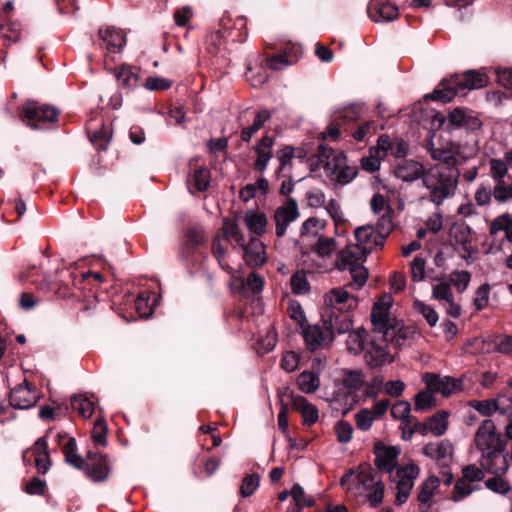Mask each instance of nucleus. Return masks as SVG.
I'll list each match as a JSON object with an SVG mask.
<instances>
[{
    "label": "nucleus",
    "instance_id": "423d86ee",
    "mask_svg": "<svg viewBox=\"0 0 512 512\" xmlns=\"http://www.w3.org/2000/svg\"><path fill=\"white\" fill-rule=\"evenodd\" d=\"M59 114L54 106L28 100L22 105L20 117L27 126L38 129L43 124L55 122Z\"/></svg>",
    "mask_w": 512,
    "mask_h": 512
},
{
    "label": "nucleus",
    "instance_id": "a19ab883",
    "mask_svg": "<svg viewBox=\"0 0 512 512\" xmlns=\"http://www.w3.org/2000/svg\"><path fill=\"white\" fill-rule=\"evenodd\" d=\"M376 235L375 229L372 225H363L355 229L354 236L356 239V242L360 244L361 246H370L371 252L374 249H378L379 247H376L374 245V236Z\"/></svg>",
    "mask_w": 512,
    "mask_h": 512
},
{
    "label": "nucleus",
    "instance_id": "3c124183",
    "mask_svg": "<svg viewBox=\"0 0 512 512\" xmlns=\"http://www.w3.org/2000/svg\"><path fill=\"white\" fill-rule=\"evenodd\" d=\"M413 308L417 313L424 317L429 326L434 327L437 324L439 317L438 313L433 307L425 304L420 300H415L413 303Z\"/></svg>",
    "mask_w": 512,
    "mask_h": 512
},
{
    "label": "nucleus",
    "instance_id": "1a4fd4ad",
    "mask_svg": "<svg viewBox=\"0 0 512 512\" xmlns=\"http://www.w3.org/2000/svg\"><path fill=\"white\" fill-rule=\"evenodd\" d=\"M422 381L426 384L428 389L445 397L463 389V380L461 378L457 379L451 376L425 373L422 376Z\"/></svg>",
    "mask_w": 512,
    "mask_h": 512
},
{
    "label": "nucleus",
    "instance_id": "e433bc0d",
    "mask_svg": "<svg viewBox=\"0 0 512 512\" xmlns=\"http://www.w3.org/2000/svg\"><path fill=\"white\" fill-rule=\"evenodd\" d=\"M63 454L65 461L76 469H83L85 461L77 453V444L75 438H69L66 444L63 446Z\"/></svg>",
    "mask_w": 512,
    "mask_h": 512
},
{
    "label": "nucleus",
    "instance_id": "58836bf2",
    "mask_svg": "<svg viewBox=\"0 0 512 512\" xmlns=\"http://www.w3.org/2000/svg\"><path fill=\"white\" fill-rule=\"evenodd\" d=\"M365 338L366 331L364 329H357L353 331H349V335L346 340L347 349L352 354H359L361 351L365 350Z\"/></svg>",
    "mask_w": 512,
    "mask_h": 512
},
{
    "label": "nucleus",
    "instance_id": "4468645a",
    "mask_svg": "<svg viewBox=\"0 0 512 512\" xmlns=\"http://www.w3.org/2000/svg\"><path fill=\"white\" fill-rule=\"evenodd\" d=\"M510 456L505 453V443L481 454V467L492 474H504L509 468Z\"/></svg>",
    "mask_w": 512,
    "mask_h": 512
},
{
    "label": "nucleus",
    "instance_id": "412c9836",
    "mask_svg": "<svg viewBox=\"0 0 512 512\" xmlns=\"http://www.w3.org/2000/svg\"><path fill=\"white\" fill-rule=\"evenodd\" d=\"M367 14L374 22L393 21L399 16V10L396 5L388 0H377L370 3L367 7Z\"/></svg>",
    "mask_w": 512,
    "mask_h": 512
},
{
    "label": "nucleus",
    "instance_id": "5fc2aeb1",
    "mask_svg": "<svg viewBox=\"0 0 512 512\" xmlns=\"http://www.w3.org/2000/svg\"><path fill=\"white\" fill-rule=\"evenodd\" d=\"M259 482L258 474L246 475L240 485V495L244 498L251 496L259 487Z\"/></svg>",
    "mask_w": 512,
    "mask_h": 512
},
{
    "label": "nucleus",
    "instance_id": "5701e85b",
    "mask_svg": "<svg viewBox=\"0 0 512 512\" xmlns=\"http://www.w3.org/2000/svg\"><path fill=\"white\" fill-rule=\"evenodd\" d=\"M453 447L448 440H442L438 444L429 443L424 446L423 453L435 459L440 468H446L452 458Z\"/></svg>",
    "mask_w": 512,
    "mask_h": 512
},
{
    "label": "nucleus",
    "instance_id": "f257e3e1",
    "mask_svg": "<svg viewBox=\"0 0 512 512\" xmlns=\"http://www.w3.org/2000/svg\"><path fill=\"white\" fill-rule=\"evenodd\" d=\"M392 305V296L384 294L374 303L371 310V323L375 335L366 343L364 358L372 368H380L394 361L388 343L401 346L406 340L403 325L391 318Z\"/></svg>",
    "mask_w": 512,
    "mask_h": 512
},
{
    "label": "nucleus",
    "instance_id": "052dcab7",
    "mask_svg": "<svg viewBox=\"0 0 512 512\" xmlns=\"http://www.w3.org/2000/svg\"><path fill=\"white\" fill-rule=\"evenodd\" d=\"M375 420V416L370 409L363 408L355 414V422L358 429L368 431Z\"/></svg>",
    "mask_w": 512,
    "mask_h": 512
},
{
    "label": "nucleus",
    "instance_id": "603ef678",
    "mask_svg": "<svg viewBox=\"0 0 512 512\" xmlns=\"http://www.w3.org/2000/svg\"><path fill=\"white\" fill-rule=\"evenodd\" d=\"M291 289L294 294H305L310 290V284L303 270L296 271L290 279Z\"/></svg>",
    "mask_w": 512,
    "mask_h": 512
},
{
    "label": "nucleus",
    "instance_id": "2eb2a0df",
    "mask_svg": "<svg viewBox=\"0 0 512 512\" xmlns=\"http://www.w3.org/2000/svg\"><path fill=\"white\" fill-rule=\"evenodd\" d=\"M302 335L306 348L311 352L326 348L333 342L332 332L323 328V324L307 325L303 328Z\"/></svg>",
    "mask_w": 512,
    "mask_h": 512
},
{
    "label": "nucleus",
    "instance_id": "774afa93",
    "mask_svg": "<svg viewBox=\"0 0 512 512\" xmlns=\"http://www.w3.org/2000/svg\"><path fill=\"white\" fill-rule=\"evenodd\" d=\"M495 400L498 412L503 415L512 413V390H505Z\"/></svg>",
    "mask_w": 512,
    "mask_h": 512
},
{
    "label": "nucleus",
    "instance_id": "b1692460",
    "mask_svg": "<svg viewBox=\"0 0 512 512\" xmlns=\"http://www.w3.org/2000/svg\"><path fill=\"white\" fill-rule=\"evenodd\" d=\"M274 139L271 136L264 135L260 141L254 146L253 150L257 155L254 162V170L263 173L273 157Z\"/></svg>",
    "mask_w": 512,
    "mask_h": 512
},
{
    "label": "nucleus",
    "instance_id": "ddd939ff",
    "mask_svg": "<svg viewBox=\"0 0 512 512\" xmlns=\"http://www.w3.org/2000/svg\"><path fill=\"white\" fill-rule=\"evenodd\" d=\"M300 216L297 201L288 198L285 204L274 211L275 233L277 237H283L289 225Z\"/></svg>",
    "mask_w": 512,
    "mask_h": 512
},
{
    "label": "nucleus",
    "instance_id": "864d4df0",
    "mask_svg": "<svg viewBox=\"0 0 512 512\" xmlns=\"http://www.w3.org/2000/svg\"><path fill=\"white\" fill-rule=\"evenodd\" d=\"M291 496L298 509H302L303 507H311L314 504L313 498L307 496L304 492V489L298 483H295L292 486Z\"/></svg>",
    "mask_w": 512,
    "mask_h": 512
},
{
    "label": "nucleus",
    "instance_id": "f704fd0d",
    "mask_svg": "<svg viewBox=\"0 0 512 512\" xmlns=\"http://www.w3.org/2000/svg\"><path fill=\"white\" fill-rule=\"evenodd\" d=\"M87 130L89 132L90 141L96 149L100 151L107 150L111 140L109 128L102 123L100 128L94 129L92 132H90V125L87 127Z\"/></svg>",
    "mask_w": 512,
    "mask_h": 512
},
{
    "label": "nucleus",
    "instance_id": "2f4dec72",
    "mask_svg": "<svg viewBox=\"0 0 512 512\" xmlns=\"http://www.w3.org/2000/svg\"><path fill=\"white\" fill-rule=\"evenodd\" d=\"M392 213L393 211L389 207L387 212L377 221V231H375L376 235L374 236V245L376 247H383L386 237L393 230Z\"/></svg>",
    "mask_w": 512,
    "mask_h": 512
},
{
    "label": "nucleus",
    "instance_id": "cd10ccee",
    "mask_svg": "<svg viewBox=\"0 0 512 512\" xmlns=\"http://www.w3.org/2000/svg\"><path fill=\"white\" fill-rule=\"evenodd\" d=\"M489 166L490 176L495 182L494 194L499 197H504V184H506L504 178L508 174V163L505 159L492 158L489 160Z\"/></svg>",
    "mask_w": 512,
    "mask_h": 512
},
{
    "label": "nucleus",
    "instance_id": "09e8293b",
    "mask_svg": "<svg viewBox=\"0 0 512 512\" xmlns=\"http://www.w3.org/2000/svg\"><path fill=\"white\" fill-rule=\"evenodd\" d=\"M343 385L350 393L359 392L364 385L363 374L356 370L346 372L343 378Z\"/></svg>",
    "mask_w": 512,
    "mask_h": 512
},
{
    "label": "nucleus",
    "instance_id": "f3484780",
    "mask_svg": "<svg viewBox=\"0 0 512 512\" xmlns=\"http://www.w3.org/2000/svg\"><path fill=\"white\" fill-rule=\"evenodd\" d=\"M400 450L396 446H386L381 442L374 445V463L379 471L389 472L390 474L397 465V458Z\"/></svg>",
    "mask_w": 512,
    "mask_h": 512
},
{
    "label": "nucleus",
    "instance_id": "79ce46f5",
    "mask_svg": "<svg viewBox=\"0 0 512 512\" xmlns=\"http://www.w3.org/2000/svg\"><path fill=\"white\" fill-rule=\"evenodd\" d=\"M294 147L285 146L284 148L277 151L276 157L279 161V167L275 171V174L279 177L281 174L290 172L292 159L294 158Z\"/></svg>",
    "mask_w": 512,
    "mask_h": 512
},
{
    "label": "nucleus",
    "instance_id": "a878e982",
    "mask_svg": "<svg viewBox=\"0 0 512 512\" xmlns=\"http://www.w3.org/2000/svg\"><path fill=\"white\" fill-rule=\"evenodd\" d=\"M244 250V259L252 267L262 266L266 262L265 245L255 237H252L246 244L240 246Z\"/></svg>",
    "mask_w": 512,
    "mask_h": 512
},
{
    "label": "nucleus",
    "instance_id": "c9c22d12",
    "mask_svg": "<svg viewBox=\"0 0 512 512\" xmlns=\"http://www.w3.org/2000/svg\"><path fill=\"white\" fill-rule=\"evenodd\" d=\"M71 407L83 418L88 419L94 413L95 403L86 395H75L71 399Z\"/></svg>",
    "mask_w": 512,
    "mask_h": 512
},
{
    "label": "nucleus",
    "instance_id": "37998d69",
    "mask_svg": "<svg viewBox=\"0 0 512 512\" xmlns=\"http://www.w3.org/2000/svg\"><path fill=\"white\" fill-rule=\"evenodd\" d=\"M115 77L123 88H133L138 81V75L129 66L122 65L115 70Z\"/></svg>",
    "mask_w": 512,
    "mask_h": 512
},
{
    "label": "nucleus",
    "instance_id": "aec40b11",
    "mask_svg": "<svg viewBox=\"0 0 512 512\" xmlns=\"http://www.w3.org/2000/svg\"><path fill=\"white\" fill-rule=\"evenodd\" d=\"M427 170L418 161L412 159L401 160L394 168V175L408 183H412L418 179H424Z\"/></svg>",
    "mask_w": 512,
    "mask_h": 512
},
{
    "label": "nucleus",
    "instance_id": "473e14b6",
    "mask_svg": "<svg viewBox=\"0 0 512 512\" xmlns=\"http://www.w3.org/2000/svg\"><path fill=\"white\" fill-rule=\"evenodd\" d=\"M297 386L303 393H314L320 386L319 373L310 370L303 371L298 376Z\"/></svg>",
    "mask_w": 512,
    "mask_h": 512
},
{
    "label": "nucleus",
    "instance_id": "f8f14e48",
    "mask_svg": "<svg viewBox=\"0 0 512 512\" xmlns=\"http://www.w3.org/2000/svg\"><path fill=\"white\" fill-rule=\"evenodd\" d=\"M323 328L331 331L333 338L335 334H344L352 329L353 321L350 313L338 312L334 309H323L321 313Z\"/></svg>",
    "mask_w": 512,
    "mask_h": 512
},
{
    "label": "nucleus",
    "instance_id": "4c0bfd02",
    "mask_svg": "<svg viewBox=\"0 0 512 512\" xmlns=\"http://www.w3.org/2000/svg\"><path fill=\"white\" fill-rule=\"evenodd\" d=\"M479 488V484H473L462 478H459L453 487L450 499L453 502H460Z\"/></svg>",
    "mask_w": 512,
    "mask_h": 512
},
{
    "label": "nucleus",
    "instance_id": "20e7f679",
    "mask_svg": "<svg viewBox=\"0 0 512 512\" xmlns=\"http://www.w3.org/2000/svg\"><path fill=\"white\" fill-rule=\"evenodd\" d=\"M316 164L321 166L326 176L334 184L347 185L358 174L356 165H349L343 152L334 154V150L324 143H320L316 153Z\"/></svg>",
    "mask_w": 512,
    "mask_h": 512
},
{
    "label": "nucleus",
    "instance_id": "c756f323",
    "mask_svg": "<svg viewBox=\"0 0 512 512\" xmlns=\"http://www.w3.org/2000/svg\"><path fill=\"white\" fill-rule=\"evenodd\" d=\"M244 223L251 233L262 236L266 232L268 221L265 213L248 210L244 216Z\"/></svg>",
    "mask_w": 512,
    "mask_h": 512
},
{
    "label": "nucleus",
    "instance_id": "c85d7f7f",
    "mask_svg": "<svg viewBox=\"0 0 512 512\" xmlns=\"http://www.w3.org/2000/svg\"><path fill=\"white\" fill-rule=\"evenodd\" d=\"M301 56V47L292 45L286 48L283 54H276L267 59V65L273 70H281L284 67L296 63Z\"/></svg>",
    "mask_w": 512,
    "mask_h": 512
},
{
    "label": "nucleus",
    "instance_id": "a211bd4d",
    "mask_svg": "<svg viewBox=\"0 0 512 512\" xmlns=\"http://www.w3.org/2000/svg\"><path fill=\"white\" fill-rule=\"evenodd\" d=\"M370 253V246H361L358 243L347 246L340 252L335 266L339 271L347 270L350 265L360 264V261H365Z\"/></svg>",
    "mask_w": 512,
    "mask_h": 512
},
{
    "label": "nucleus",
    "instance_id": "39448f33",
    "mask_svg": "<svg viewBox=\"0 0 512 512\" xmlns=\"http://www.w3.org/2000/svg\"><path fill=\"white\" fill-rule=\"evenodd\" d=\"M460 172L454 170H442L438 167H430L422 181L429 191L428 199L436 206H440L446 199L454 197L458 187Z\"/></svg>",
    "mask_w": 512,
    "mask_h": 512
},
{
    "label": "nucleus",
    "instance_id": "8fccbe9b",
    "mask_svg": "<svg viewBox=\"0 0 512 512\" xmlns=\"http://www.w3.org/2000/svg\"><path fill=\"white\" fill-rule=\"evenodd\" d=\"M447 426L448 413L446 411L437 412L429 419V428L436 436L443 435L447 430Z\"/></svg>",
    "mask_w": 512,
    "mask_h": 512
},
{
    "label": "nucleus",
    "instance_id": "f03ea898",
    "mask_svg": "<svg viewBox=\"0 0 512 512\" xmlns=\"http://www.w3.org/2000/svg\"><path fill=\"white\" fill-rule=\"evenodd\" d=\"M347 494L358 504L369 503L372 508H376L384 498L382 478L369 464H360L348 485Z\"/></svg>",
    "mask_w": 512,
    "mask_h": 512
},
{
    "label": "nucleus",
    "instance_id": "6e6d98bb",
    "mask_svg": "<svg viewBox=\"0 0 512 512\" xmlns=\"http://www.w3.org/2000/svg\"><path fill=\"white\" fill-rule=\"evenodd\" d=\"M108 427L104 419L98 418L92 429V439L97 445L105 446L107 444Z\"/></svg>",
    "mask_w": 512,
    "mask_h": 512
},
{
    "label": "nucleus",
    "instance_id": "dca6fc26",
    "mask_svg": "<svg viewBox=\"0 0 512 512\" xmlns=\"http://www.w3.org/2000/svg\"><path fill=\"white\" fill-rule=\"evenodd\" d=\"M39 400L37 391L33 390L27 380L13 388L9 395L10 405L16 409H29Z\"/></svg>",
    "mask_w": 512,
    "mask_h": 512
},
{
    "label": "nucleus",
    "instance_id": "9b49d317",
    "mask_svg": "<svg viewBox=\"0 0 512 512\" xmlns=\"http://www.w3.org/2000/svg\"><path fill=\"white\" fill-rule=\"evenodd\" d=\"M475 445L482 453L500 447L505 441L496 433V426L490 419L484 420L475 433Z\"/></svg>",
    "mask_w": 512,
    "mask_h": 512
},
{
    "label": "nucleus",
    "instance_id": "ea45409f",
    "mask_svg": "<svg viewBox=\"0 0 512 512\" xmlns=\"http://www.w3.org/2000/svg\"><path fill=\"white\" fill-rule=\"evenodd\" d=\"M411 407L408 401L400 400L392 405L390 414L394 419L401 420L402 424H412L415 417L410 415Z\"/></svg>",
    "mask_w": 512,
    "mask_h": 512
},
{
    "label": "nucleus",
    "instance_id": "69168bd1",
    "mask_svg": "<svg viewBox=\"0 0 512 512\" xmlns=\"http://www.w3.org/2000/svg\"><path fill=\"white\" fill-rule=\"evenodd\" d=\"M492 197L494 198V187L491 188L488 184H481L474 195L475 202L479 206L489 205Z\"/></svg>",
    "mask_w": 512,
    "mask_h": 512
},
{
    "label": "nucleus",
    "instance_id": "7ed1b4c3",
    "mask_svg": "<svg viewBox=\"0 0 512 512\" xmlns=\"http://www.w3.org/2000/svg\"><path fill=\"white\" fill-rule=\"evenodd\" d=\"M487 84L484 74L469 70L464 74H455L449 79L442 80L434 91L425 96L426 99L450 102L456 95H465L467 90L479 89Z\"/></svg>",
    "mask_w": 512,
    "mask_h": 512
},
{
    "label": "nucleus",
    "instance_id": "0eeeda50",
    "mask_svg": "<svg viewBox=\"0 0 512 512\" xmlns=\"http://www.w3.org/2000/svg\"><path fill=\"white\" fill-rule=\"evenodd\" d=\"M419 471L417 465L410 463L398 468L395 474H390L391 481L395 483L397 490L395 499L397 505H402L407 501Z\"/></svg>",
    "mask_w": 512,
    "mask_h": 512
},
{
    "label": "nucleus",
    "instance_id": "13d9d810",
    "mask_svg": "<svg viewBox=\"0 0 512 512\" xmlns=\"http://www.w3.org/2000/svg\"><path fill=\"white\" fill-rule=\"evenodd\" d=\"M347 269L350 271L353 283H349L346 287H352L355 284L357 288H361L368 278L367 269L361 264L350 265Z\"/></svg>",
    "mask_w": 512,
    "mask_h": 512
},
{
    "label": "nucleus",
    "instance_id": "49530a36",
    "mask_svg": "<svg viewBox=\"0 0 512 512\" xmlns=\"http://www.w3.org/2000/svg\"><path fill=\"white\" fill-rule=\"evenodd\" d=\"M436 404L434 392L428 388L419 391L415 395L414 409L416 411H424L433 408Z\"/></svg>",
    "mask_w": 512,
    "mask_h": 512
},
{
    "label": "nucleus",
    "instance_id": "9d476101",
    "mask_svg": "<svg viewBox=\"0 0 512 512\" xmlns=\"http://www.w3.org/2000/svg\"><path fill=\"white\" fill-rule=\"evenodd\" d=\"M324 308L350 313L357 307L358 299L344 287L333 288L324 295Z\"/></svg>",
    "mask_w": 512,
    "mask_h": 512
},
{
    "label": "nucleus",
    "instance_id": "7c9ffc66",
    "mask_svg": "<svg viewBox=\"0 0 512 512\" xmlns=\"http://www.w3.org/2000/svg\"><path fill=\"white\" fill-rule=\"evenodd\" d=\"M430 155L433 160L439 162V164H436L433 167H438L442 170L459 171L457 168V158L451 150L441 148L431 149Z\"/></svg>",
    "mask_w": 512,
    "mask_h": 512
},
{
    "label": "nucleus",
    "instance_id": "680f3d73",
    "mask_svg": "<svg viewBox=\"0 0 512 512\" xmlns=\"http://www.w3.org/2000/svg\"><path fill=\"white\" fill-rule=\"evenodd\" d=\"M468 405L475 409L477 412H479L483 416H490L493 412L498 411L496 409V400H471L469 401Z\"/></svg>",
    "mask_w": 512,
    "mask_h": 512
},
{
    "label": "nucleus",
    "instance_id": "4be33fe9",
    "mask_svg": "<svg viewBox=\"0 0 512 512\" xmlns=\"http://www.w3.org/2000/svg\"><path fill=\"white\" fill-rule=\"evenodd\" d=\"M98 35L108 53H119L126 44L123 31L113 26L100 28Z\"/></svg>",
    "mask_w": 512,
    "mask_h": 512
},
{
    "label": "nucleus",
    "instance_id": "6e6552de",
    "mask_svg": "<svg viewBox=\"0 0 512 512\" xmlns=\"http://www.w3.org/2000/svg\"><path fill=\"white\" fill-rule=\"evenodd\" d=\"M83 469L86 476L95 483L106 481L111 471L108 458L94 451H88Z\"/></svg>",
    "mask_w": 512,
    "mask_h": 512
},
{
    "label": "nucleus",
    "instance_id": "a18cd8bd",
    "mask_svg": "<svg viewBox=\"0 0 512 512\" xmlns=\"http://www.w3.org/2000/svg\"><path fill=\"white\" fill-rule=\"evenodd\" d=\"M222 230L226 240H234L238 246L244 245L245 237L235 221L224 220Z\"/></svg>",
    "mask_w": 512,
    "mask_h": 512
},
{
    "label": "nucleus",
    "instance_id": "393cba45",
    "mask_svg": "<svg viewBox=\"0 0 512 512\" xmlns=\"http://www.w3.org/2000/svg\"><path fill=\"white\" fill-rule=\"evenodd\" d=\"M432 298L438 301H445L448 304L446 312L454 318L461 315V307L454 301L451 285L448 282H441L432 289Z\"/></svg>",
    "mask_w": 512,
    "mask_h": 512
},
{
    "label": "nucleus",
    "instance_id": "4d7b16f0",
    "mask_svg": "<svg viewBox=\"0 0 512 512\" xmlns=\"http://www.w3.org/2000/svg\"><path fill=\"white\" fill-rule=\"evenodd\" d=\"M450 285L452 284L458 292H464L471 280V274L468 271H453L450 276Z\"/></svg>",
    "mask_w": 512,
    "mask_h": 512
},
{
    "label": "nucleus",
    "instance_id": "bb28decb",
    "mask_svg": "<svg viewBox=\"0 0 512 512\" xmlns=\"http://www.w3.org/2000/svg\"><path fill=\"white\" fill-rule=\"evenodd\" d=\"M31 452L35 457V466L39 473L45 474L50 467V457L48 453V445L45 438L41 437L36 440L31 450L23 453V459L26 460L28 454Z\"/></svg>",
    "mask_w": 512,
    "mask_h": 512
},
{
    "label": "nucleus",
    "instance_id": "bf43d9fd",
    "mask_svg": "<svg viewBox=\"0 0 512 512\" xmlns=\"http://www.w3.org/2000/svg\"><path fill=\"white\" fill-rule=\"evenodd\" d=\"M193 180L194 186L198 191H206L210 184V170L203 166L196 169L193 174Z\"/></svg>",
    "mask_w": 512,
    "mask_h": 512
},
{
    "label": "nucleus",
    "instance_id": "72a5a7b5",
    "mask_svg": "<svg viewBox=\"0 0 512 512\" xmlns=\"http://www.w3.org/2000/svg\"><path fill=\"white\" fill-rule=\"evenodd\" d=\"M440 485V478L431 475L422 482L419 488V493L417 496L418 501L421 504L430 506L431 499L433 497L434 491Z\"/></svg>",
    "mask_w": 512,
    "mask_h": 512
},
{
    "label": "nucleus",
    "instance_id": "de8ad7c7",
    "mask_svg": "<svg viewBox=\"0 0 512 512\" xmlns=\"http://www.w3.org/2000/svg\"><path fill=\"white\" fill-rule=\"evenodd\" d=\"M296 402L300 406L304 424L310 426L318 421V409L316 406L308 403L303 397L297 399Z\"/></svg>",
    "mask_w": 512,
    "mask_h": 512
},
{
    "label": "nucleus",
    "instance_id": "6ab92c4d",
    "mask_svg": "<svg viewBox=\"0 0 512 512\" xmlns=\"http://www.w3.org/2000/svg\"><path fill=\"white\" fill-rule=\"evenodd\" d=\"M206 242L205 231L202 226L187 227L181 243L180 256L183 259L191 257L195 250Z\"/></svg>",
    "mask_w": 512,
    "mask_h": 512
},
{
    "label": "nucleus",
    "instance_id": "0e129e2a",
    "mask_svg": "<svg viewBox=\"0 0 512 512\" xmlns=\"http://www.w3.org/2000/svg\"><path fill=\"white\" fill-rule=\"evenodd\" d=\"M20 30L16 24H1L0 25V39H3V44L15 43L19 40Z\"/></svg>",
    "mask_w": 512,
    "mask_h": 512
},
{
    "label": "nucleus",
    "instance_id": "338daca9",
    "mask_svg": "<svg viewBox=\"0 0 512 512\" xmlns=\"http://www.w3.org/2000/svg\"><path fill=\"white\" fill-rule=\"evenodd\" d=\"M172 86V81L159 76H149L145 80L144 87L149 91H164Z\"/></svg>",
    "mask_w": 512,
    "mask_h": 512
},
{
    "label": "nucleus",
    "instance_id": "e2e57ef3",
    "mask_svg": "<svg viewBox=\"0 0 512 512\" xmlns=\"http://www.w3.org/2000/svg\"><path fill=\"white\" fill-rule=\"evenodd\" d=\"M363 112V107L359 104H350L338 111V117L344 122H354L358 120Z\"/></svg>",
    "mask_w": 512,
    "mask_h": 512
},
{
    "label": "nucleus",
    "instance_id": "c03bdc74",
    "mask_svg": "<svg viewBox=\"0 0 512 512\" xmlns=\"http://www.w3.org/2000/svg\"><path fill=\"white\" fill-rule=\"evenodd\" d=\"M336 247L337 243L334 238L319 236L312 250L318 257L327 258L333 254Z\"/></svg>",
    "mask_w": 512,
    "mask_h": 512
}]
</instances>
